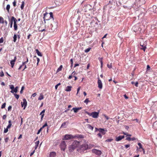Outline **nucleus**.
<instances>
[{"label": "nucleus", "mask_w": 157, "mask_h": 157, "mask_svg": "<svg viewBox=\"0 0 157 157\" xmlns=\"http://www.w3.org/2000/svg\"><path fill=\"white\" fill-rule=\"evenodd\" d=\"M44 16L43 18L44 21V23L46 24L45 25V29L40 30V31L43 32L45 30H48L50 31L51 30H52L53 25L51 22L49 21V20L51 18H52L54 19L53 13L52 12H50L49 13H46L44 14Z\"/></svg>", "instance_id": "f257e3e1"}, {"label": "nucleus", "mask_w": 157, "mask_h": 157, "mask_svg": "<svg viewBox=\"0 0 157 157\" xmlns=\"http://www.w3.org/2000/svg\"><path fill=\"white\" fill-rule=\"evenodd\" d=\"M84 136L81 135H76L75 136H73L71 135L66 134L64 136L63 139L65 140H69L74 138H83Z\"/></svg>", "instance_id": "f03ea898"}, {"label": "nucleus", "mask_w": 157, "mask_h": 157, "mask_svg": "<svg viewBox=\"0 0 157 157\" xmlns=\"http://www.w3.org/2000/svg\"><path fill=\"white\" fill-rule=\"evenodd\" d=\"M80 142L79 141H75L70 146L69 149L70 151L72 152L74 150L78 147L79 149Z\"/></svg>", "instance_id": "7ed1b4c3"}, {"label": "nucleus", "mask_w": 157, "mask_h": 157, "mask_svg": "<svg viewBox=\"0 0 157 157\" xmlns=\"http://www.w3.org/2000/svg\"><path fill=\"white\" fill-rule=\"evenodd\" d=\"M88 147V145L86 144H84L82 145L80 144L79 149L82 150L84 151L86 150Z\"/></svg>", "instance_id": "20e7f679"}, {"label": "nucleus", "mask_w": 157, "mask_h": 157, "mask_svg": "<svg viewBox=\"0 0 157 157\" xmlns=\"http://www.w3.org/2000/svg\"><path fill=\"white\" fill-rule=\"evenodd\" d=\"M86 113L90 116H92L94 118H96L98 116V113L94 112L91 113L86 112Z\"/></svg>", "instance_id": "39448f33"}, {"label": "nucleus", "mask_w": 157, "mask_h": 157, "mask_svg": "<svg viewBox=\"0 0 157 157\" xmlns=\"http://www.w3.org/2000/svg\"><path fill=\"white\" fill-rule=\"evenodd\" d=\"M147 45V42L146 41H145L144 43L140 42V45L142 47L141 49L145 51L146 48V46Z\"/></svg>", "instance_id": "423d86ee"}, {"label": "nucleus", "mask_w": 157, "mask_h": 157, "mask_svg": "<svg viewBox=\"0 0 157 157\" xmlns=\"http://www.w3.org/2000/svg\"><path fill=\"white\" fill-rule=\"evenodd\" d=\"M16 19L13 16L11 17V19H9V20L10 21V27L11 28L12 27L13 22H14L16 20Z\"/></svg>", "instance_id": "0eeeda50"}, {"label": "nucleus", "mask_w": 157, "mask_h": 157, "mask_svg": "<svg viewBox=\"0 0 157 157\" xmlns=\"http://www.w3.org/2000/svg\"><path fill=\"white\" fill-rule=\"evenodd\" d=\"M60 147L61 150L64 151L66 148V143L64 141H62L60 144Z\"/></svg>", "instance_id": "6e6552de"}, {"label": "nucleus", "mask_w": 157, "mask_h": 157, "mask_svg": "<svg viewBox=\"0 0 157 157\" xmlns=\"http://www.w3.org/2000/svg\"><path fill=\"white\" fill-rule=\"evenodd\" d=\"M21 105L22 107L24 106V108L25 109L27 105V102L25 98H24L23 100V102H21Z\"/></svg>", "instance_id": "1a4fd4ad"}, {"label": "nucleus", "mask_w": 157, "mask_h": 157, "mask_svg": "<svg viewBox=\"0 0 157 157\" xmlns=\"http://www.w3.org/2000/svg\"><path fill=\"white\" fill-rule=\"evenodd\" d=\"M17 59V56H15L14 57V59L13 60H12L10 61V63L11 66V67L13 68L15 62Z\"/></svg>", "instance_id": "9d476101"}, {"label": "nucleus", "mask_w": 157, "mask_h": 157, "mask_svg": "<svg viewBox=\"0 0 157 157\" xmlns=\"http://www.w3.org/2000/svg\"><path fill=\"white\" fill-rule=\"evenodd\" d=\"M99 132L102 134L104 135L105 134L106 132H107V130H105L103 128H99Z\"/></svg>", "instance_id": "9b49d317"}, {"label": "nucleus", "mask_w": 157, "mask_h": 157, "mask_svg": "<svg viewBox=\"0 0 157 157\" xmlns=\"http://www.w3.org/2000/svg\"><path fill=\"white\" fill-rule=\"evenodd\" d=\"M17 19L16 21H15L14 22V29L15 31H16L17 29Z\"/></svg>", "instance_id": "f8f14e48"}, {"label": "nucleus", "mask_w": 157, "mask_h": 157, "mask_svg": "<svg viewBox=\"0 0 157 157\" xmlns=\"http://www.w3.org/2000/svg\"><path fill=\"white\" fill-rule=\"evenodd\" d=\"M124 137V136H119L117 137L116 139V140L117 141H119L123 139Z\"/></svg>", "instance_id": "ddd939ff"}, {"label": "nucleus", "mask_w": 157, "mask_h": 157, "mask_svg": "<svg viewBox=\"0 0 157 157\" xmlns=\"http://www.w3.org/2000/svg\"><path fill=\"white\" fill-rule=\"evenodd\" d=\"M72 88V86H68L65 88V90L67 92L70 91L71 90Z\"/></svg>", "instance_id": "4468645a"}, {"label": "nucleus", "mask_w": 157, "mask_h": 157, "mask_svg": "<svg viewBox=\"0 0 157 157\" xmlns=\"http://www.w3.org/2000/svg\"><path fill=\"white\" fill-rule=\"evenodd\" d=\"M82 109V107H78V108H74L72 109V110H74L75 113H77L78 111L81 109Z\"/></svg>", "instance_id": "2eb2a0df"}, {"label": "nucleus", "mask_w": 157, "mask_h": 157, "mask_svg": "<svg viewBox=\"0 0 157 157\" xmlns=\"http://www.w3.org/2000/svg\"><path fill=\"white\" fill-rule=\"evenodd\" d=\"M56 155V153L54 152H52L50 154V157H55Z\"/></svg>", "instance_id": "dca6fc26"}, {"label": "nucleus", "mask_w": 157, "mask_h": 157, "mask_svg": "<svg viewBox=\"0 0 157 157\" xmlns=\"http://www.w3.org/2000/svg\"><path fill=\"white\" fill-rule=\"evenodd\" d=\"M102 88V84L101 81L99 79V88L101 89Z\"/></svg>", "instance_id": "f3484780"}, {"label": "nucleus", "mask_w": 157, "mask_h": 157, "mask_svg": "<svg viewBox=\"0 0 157 157\" xmlns=\"http://www.w3.org/2000/svg\"><path fill=\"white\" fill-rule=\"evenodd\" d=\"M92 152L93 153H94L96 155L98 154V150L96 149H93L92 150Z\"/></svg>", "instance_id": "a211bd4d"}, {"label": "nucleus", "mask_w": 157, "mask_h": 157, "mask_svg": "<svg viewBox=\"0 0 157 157\" xmlns=\"http://www.w3.org/2000/svg\"><path fill=\"white\" fill-rule=\"evenodd\" d=\"M17 90H18V87H16L13 90H12L11 91V92L12 93H13L14 92L17 93Z\"/></svg>", "instance_id": "6ab92c4d"}, {"label": "nucleus", "mask_w": 157, "mask_h": 157, "mask_svg": "<svg viewBox=\"0 0 157 157\" xmlns=\"http://www.w3.org/2000/svg\"><path fill=\"white\" fill-rule=\"evenodd\" d=\"M34 60H35V59H37V66L38 65V63L40 61V59L39 58L37 57L36 56H35L34 57Z\"/></svg>", "instance_id": "aec40b11"}, {"label": "nucleus", "mask_w": 157, "mask_h": 157, "mask_svg": "<svg viewBox=\"0 0 157 157\" xmlns=\"http://www.w3.org/2000/svg\"><path fill=\"white\" fill-rule=\"evenodd\" d=\"M39 141H36V142H35V149H36L37 147H38V145L39 144Z\"/></svg>", "instance_id": "412c9836"}, {"label": "nucleus", "mask_w": 157, "mask_h": 157, "mask_svg": "<svg viewBox=\"0 0 157 157\" xmlns=\"http://www.w3.org/2000/svg\"><path fill=\"white\" fill-rule=\"evenodd\" d=\"M36 52L37 53V54L38 56H42V55L41 53L38 50V49H36Z\"/></svg>", "instance_id": "4be33fe9"}, {"label": "nucleus", "mask_w": 157, "mask_h": 157, "mask_svg": "<svg viewBox=\"0 0 157 157\" xmlns=\"http://www.w3.org/2000/svg\"><path fill=\"white\" fill-rule=\"evenodd\" d=\"M86 126H87V128H88L89 129H90L91 130H92L94 128V127L91 126L90 124H87L86 125Z\"/></svg>", "instance_id": "5701e85b"}, {"label": "nucleus", "mask_w": 157, "mask_h": 157, "mask_svg": "<svg viewBox=\"0 0 157 157\" xmlns=\"http://www.w3.org/2000/svg\"><path fill=\"white\" fill-rule=\"evenodd\" d=\"M63 68V66L62 65H61L58 68L56 72H59L60 71H61L62 70V69Z\"/></svg>", "instance_id": "b1692460"}, {"label": "nucleus", "mask_w": 157, "mask_h": 157, "mask_svg": "<svg viewBox=\"0 0 157 157\" xmlns=\"http://www.w3.org/2000/svg\"><path fill=\"white\" fill-rule=\"evenodd\" d=\"M17 36L16 34H14L13 36V41L14 42H15L16 41L17 39Z\"/></svg>", "instance_id": "393cba45"}, {"label": "nucleus", "mask_w": 157, "mask_h": 157, "mask_svg": "<svg viewBox=\"0 0 157 157\" xmlns=\"http://www.w3.org/2000/svg\"><path fill=\"white\" fill-rule=\"evenodd\" d=\"M11 125H12L11 121L9 120V124L7 126V128H10Z\"/></svg>", "instance_id": "a878e982"}, {"label": "nucleus", "mask_w": 157, "mask_h": 157, "mask_svg": "<svg viewBox=\"0 0 157 157\" xmlns=\"http://www.w3.org/2000/svg\"><path fill=\"white\" fill-rule=\"evenodd\" d=\"M43 98H44L43 95L42 94H40V96L38 98V100H41L43 99Z\"/></svg>", "instance_id": "bb28decb"}, {"label": "nucleus", "mask_w": 157, "mask_h": 157, "mask_svg": "<svg viewBox=\"0 0 157 157\" xmlns=\"http://www.w3.org/2000/svg\"><path fill=\"white\" fill-rule=\"evenodd\" d=\"M132 84H134L136 86V87H137L138 86V83L137 82H132Z\"/></svg>", "instance_id": "cd10ccee"}, {"label": "nucleus", "mask_w": 157, "mask_h": 157, "mask_svg": "<svg viewBox=\"0 0 157 157\" xmlns=\"http://www.w3.org/2000/svg\"><path fill=\"white\" fill-rule=\"evenodd\" d=\"M26 61L24 62H23L22 63H23V65H25V64L26 63H27L28 62V57H26Z\"/></svg>", "instance_id": "c85d7f7f"}, {"label": "nucleus", "mask_w": 157, "mask_h": 157, "mask_svg": "<svg viewBox=\"0 0 157 157\" xmlns=\"http://www.w3.org/2000/svg\"><path fill=\"white\" fill-rule=\"evenodd\" d=\"M10 8V5L8 4L7 5L6 7V9L8 11V12H9V10Z\"/></svg>", "instance_id": "c756f323"}, {"label": "nucleus", "mask_w": 157, "mask_h": 157, "mask_svg": "<svg viewBox=\"0 0 157 157\" xmlns=\"http://www.w3.org/2000/svg\"><path fill=\"white\" fill-rule=\"evenodd\" d=\"M91 49V48H89L85 50V51H84L85 52L87 53V52H89Z\"/></svg>", "instance_id": "7c9ffc66"}, {"label": "nucleus", "mask_w": 157, "mask_h": 157, "mask_svg": "<svg viewBox=\"0 0 157 157\" xmlns=\"http://www.w3.org/2000/svg\"><path fill=\"white\" fill-rule=\"evenodd\" d=\"M138 146L139 147V149H142V150L143 149H144L143 148V147H142V145L140 143H138Z\"/></svg>", "instance_id": "2f4dec72"}, {"label": "nucleus", "mask_w": 157, "mask_h": 157, "mask_svg": "<svg viewBox=\"0 0 157 157\" xmlns=\"http://www.w3.org/2000/svg\"><path fill=\"white\" fill-rule=\"evenodd\" d=\"M24 4H25L24 2V1H23L22 2V4H21V10H22L23 9L24 6Z\"/></svg>", "instance_id": "473e14b6"}, {"label": "nucleus", "mask_w": 157, "mask_h": 157, "mask_svg": "<svg viewBox=\"0 0 157 157\" xmlns=\"http://www.w3.org/2000/svg\"><path fill=\"white\" fill-rule=\"evenodd\" d=\"M17 1L16 0H14V2H13V6L15 7L16 6Z\"/></svg>", "instance_id": "72a5a7b5"}, {"label": "nucleus", "mask_w": 157, "mask_h": 157, "mask_svg": "<svg viewBox=\"0 0 157 157\" xmlns=\"http://www.w3.org/2000/svg\"><path fill=\"white\" fill-rule=\"evenodd\" d=\"M4 75L3 71H2L0 72V76L2 77H3L4 76Z\"/></svg>", "instance_id": "f704fd0d"}, {"label": "nucleus", "mask_w": 157, "mask_h": 157, "mask_svg": "<svg viewBox=\"0 0 157 157\" xmlns=\"http://www.w3.org/2000/svg\"><path fill=\"white\" fill-rule=\"evenodd\" d=\"M76 73L75 71H73L71 75L73 77H74L76 76Z\"/></svg>", "instance_id": "c9c22d12"}, {"label": "nucleus", "mask_w": 157, "mask_h": 157, "mask_svg": "<svg viewBox=\"0 0 157 157\" xmlns=\"http://www.w3.org/2000/svg\"><path fill=\"white\" fill-rule=\"evenodd\" d=\"M90 101L89 100V99L88 98H86L85 99V100L84 101V102L85 103H86V104H87Z\"/></svg>", "instance_id": "e433bc0d"}, {"label": "nucleus", "mask_w": 157, "mask_h": 157, "mask_svg": "<svg viewBox=\"0 0 157 157\" xmlns=\"http://www.w3.org/2000/svg\"><path fill=\"white\" fill-rule=\"evenodd\" d=\"M99 60L100 61V62L101 64V68H102V65H103V62L102 61V58L100 59Z\"/></svg>", "instance_id": "4c0bfd02"}, {"label": "nucleus", "mask_w": 157, "mask_h": 157, "mask_svg": "<svg viewBox=\"0 0 157 157\" xmlns=\"http://www.w3.org/2000/svg\"><path fill=\"white\" fill-rule=\"evenodd\" d=\"M113 140V139H107L105 140V142H110L112 141Z\"/></svg>", "instance_id": "58836bf2"}, {"label": "nucleus", "mask_w": 157, "mask_h": 157, "mask_svg": "<svg viewBox=\"0 0 157 157\" xmlns=\"http://www.w3.org/2000/svg\"><path fill=\"white\" fill-rule=\"evenodd\" d=\"M6 103H3V105H2L1 108L2 109L4 108L6 106Z\"/></svg>", "instance_id": "ea45409f"}, {"label": "nucleus", "mask_w": 157, "mask_h": 157, "mask_svg": "<svg viewBox=\"0 0 157 157\" xmlns=\"http://www.w3.org/2000/svg\"><path fill=\"white\" fill-rule=\"evenodd\" d=\"M60 84H61L60 83H58V84H57L55 86V89L56 90H57L58 88V86H59L60 85Z\"/></svg>", "instance_id": "a19ab883"}, {"label": "nucleus", "mask_w": 157, "mask_h": 157, "mask_svg": "<svg viewBox=\"0 0 157 157\" xmlns=\"http://www.w3.org/2000/svg\"><path fill=\"white\" fill-rule=\"evenodd\" d=\"M107 67L109 68H111L112 67V63H110V64H107Z\"/></svg>", "instance_id": "79ce46f5"}, {"label": "nucleus", "mask_w": 157, "mask_h": 157, "mask_svg": "<svg viewBox=\"0 0 157 157\" xmlns=\"http://www.w3.org/2000/svg\"><path fill=\"white\" fill-rule=\"evenodd\" d=\"M14 95L15 98H17V99H18L19 98V95L16 94H14Z\"/></svg>", "instance_id": "37998d69"}, {"label": "nucleus", "mask_w": 157, "mask_h": 157, "mask_svg": "<svg viewBox=\"0 0 157 157\" xmlns=\"http://www.w3.org/2000/svg\"><path fill=\"white\" fill-rule=\"evenodd\" d=\"M4 41V39L2 37L0 39V43H2Z\"/></svg>", "instance_id": "c03bdc74"}, {"label": "nucleus", "mask_w": 157, "mask_h": 157, "mask_svg": "<svg viewBox=\"0 0 157 157\" xmlns=\"http://www.w3.org/2000/svg\"><path fill=\"white\" fill-rule=\"evenodd\" d=\"M8 128H7L6 129H5L4 131V133H6L7 132H8Z\"/></svg>", "instance_id": "a18cd8bd"}, {"label": "nucleus", "mask_w": 157, "mask_h": 157, "mask_svg": "<svg viewBox=\"0 0 157 157\" xmlns=\"http://www.w3.org/2000/svg\"><path fill=\"white\" fill-rule=\"evenodd\" d=\"M0 19L2 20L1 23H3L4 22V20L3 18L2 17H0Z\"/></svg>", "instance_id": "49530a36"}, {"label": "nucleus", "mask_w": 157, "mask_h": 157, "mask_svg": "<svg viewBox=\"0 0 157 157\" xmlns=\"http://www.w3.org/2000/svg\"><path fill=\"white\" fill-rule=\"evenodd\" d=\"M80 89H81V87L80 86H79L78 87V88L77 89V94H76V95H77V94H78V92H79V91L80 90Z\"/></svg>", "instance_id": "de8ad7c7"}, {"label": "nucleus", "mask_w": 157, "mask_h": 157, "mask_svg": "<svg viewBox=\"0 0 157 157\" xmlns=\"http://www.w3.org/2000/svg\"><path fill=\"white\" fill-rule=\"evenodd\" d=\"M153 9L154 8H155V10H153V12L154 13H156L157 12V7L155 8V6H153Z\"/></svg>", "instance_id": "09e8293b"}, {"label": "nucleus", "mask_w": 157, "mask_h": 157, "mask_svg": "<svg viewBox=\"0 0 157 157\" xmlns=\"http://www.w3.org/2000/svg\"><path fill=\"white\" fill-rule=\"evenodd\" d=\"M42 129H43V128H42V127H41L39 129V130L38 131V132L37 133V134H39L40 133V131L42 130Z\"/></svg>", "instance_id": "8fccbe9b"}, {"label": "nucleus", "mask_w": 157, "mask_h": 157, "mask_svg": "<svg viewBox=\"0 0 157 157\" xmlns=\"http://www.w3.org/2000/svg\"><path fill=\"white\" fill-rule=\"evenodd\" d=\"M24 89V87L23 86L22 87H21V90L20 91V92L21 94L22 93V92H23V90Z\"/></svg>", "instance_id": "3c124183"}, {"label": "nucleus", "mask_w": 157, "mask_h": 157, "mask_svg": "<svg viewBox=\"0 0 157 157\" xmlns=\"http://www.w3.org/2000/svg\"><path fill=\"white\" fill-rule=\"evenodd\" d=\"M48 126V125H47V122H46L43 125V126L42 127V128H44V127H46V126Z\"/></svg>", "instance_id": "603ef678"}, {"label": "nucleus", "mask_w": 157, "mask_h": 157, "mask_svg": "<svg viewBox=\"0 0 157 157\" xmlns=\"http://www.w3.org/2000/svg\"><path fill=\"white\" fill-rule=\"evenodd\" d=\"M9 139L8 137H6L5 139V141L6 143H7L8 142Z\"/></svg>", "instance_id": "864d4df0"}, {"label": "nucleus", "mask_w": 157, "mask_h": 157, "mask_svg": "<svg viewBox=\"0 0 157 157\" xmlns=\"http://www.w3.org/2000/svg\"><path fill=\"white\" fill-rule=\"evenodd\" d=\"M24 65H23V63H22V64L21 65H20V66L19 67V68H18V70H21V69L22 67L24 66Z\"/></svg>", "instance_id": "5fc2aeb1"}, {"label": "nucleus", "mask_w": 157, "mask_h": 157, "mask_svg": "<svg viewBox=\"0 0 157 157\" xmlns=\"http://www.w3.org/2000/svg\"><path fill=\"white\" fill-rule=\"evenodd\" d=\"M103 115L105 118L107 120H108L109 119V118L108 117L106 116L104 114Z\"/></svg>", "instance_id": "6e6d98bb"}, {"label": "nucleus", "mask_w": 157, "mask_h": 157, "mask_svg": "<svg viewBox=\"0 0 157 157\" xmlns=\"http://www.w3.org/2000/svg\"><path fill=\"white\" fill-rule=\"evenodd\" d=\"M66 123H67L66 122H64L62 124L61 127H63V126H65V125L66 124Z\"/></svg>", "instance_id": "4d7b16f0"}, {"label": "nucleus", "mask_w": 157, "mask_h": 157, "mask_svg": "<svg viewBox=\"0 0 157 157\" xmlns=\"http://www.w3.org/2000/svg\"><path fill=\"white\" fill-rule=\"evenodd\" d=\"M70 62L71 63V66H72L73 64V60L72 59H70Z\"/></svg>", "instance_id": "13d9d810"}, {"label": "nucleus", "mask_w": 157, "mask_h": 157, "mask_svg": "<svg viewBox=\"0 0 157 157\" xmlns=\"http://www.w3.org/2000/svg\"><path fill=\"white\" fill-rule=\"evenodd\" d=\"M41 115V121H42L43 120V118L44 116V114L43 113L42 115Z\"/></svg>", "instance_id": "bf43d9fd"}, {"label": "nucleus", "mask_w": 157, "mask_h": 157, "mask_svg": "<svg viewBox=\"0 0 157 157\" xmlns=\"http://www.w3.org/2000/svg\"><path fill=\"white\" fill-rule=\"evenodd\" d=\"M45 110L44 109L40 113V115H42L45 112Z\"/></svg>", "instance_id": "052dcab7"}, {"label": "nucleus", "mask_w": 157, "mask_h": 157, "mask_svg": "<svg viewBox=\"0 0 157 157\" xmlns=\"http://www.w3.org/2000/svg\"><path fill=\"white\" fill-rule=\"evenodd\" d=\"M12 108V106H10L8 107V111L10 110Z\"/></svg>", "instance_id": "680f3d73"}, {"label": "nucleus", "mask_w": 157, "mask_h": 157, "mask_svg": "<svg viewBox=\"0 0 157 157\" xmlns=\"http://www.w3.org/2000/svg\"><path fill=\"white\" fill-rule=\"evenodd\" d=\"M36 95V93L33 94H32V95L31 97V98H32V97H35Z\"/></svg>", "instance_id": "e2e57ef3"}, {"label": "nucleus", "mask_w": 157, "mask_h": 157, "mask_svg": "<svg viewBox=\"0 0 157 157\" xmlns=\"http://www.w3.org/2000/svg\"><path fill=\"white\" fill-rule=\"evenodd\" d=\"M35 152V150H34L32 152H31L30 153V156H32L33 154Z\"/></svg>", "instance_id": "0e129e2a"}, {"label": "nucleus", "mask_w": 157, "mask_h": 157, "mask_svg": "<svg viewBox=\"0 0 157 157\" xmlns=\"http://www.w3.org/2000/svg\"><path fill=\"white\" fill-rule=\"evenodd\" d=\"M6 115H4L3 116V119L4 120L6 119Z\"/></svg>", "instance_id": "69168bd1"}, {"label": "nucleus", "mask_w": 157, "mask_h": 157, "mask_svg": "<svg viewBox=\"0 0 157 157\" xmlns=\"http://www.w3.org/2000/svg\"><path fill=\"white\" fill-rule=\"evenodd\" d=\"M130 146V145L129 144H127L125 145V147L126 148H127L128 147H129Z\"/></svg>", "instance_id": "338daca9"}, {"label": "nucleus", "mask_w": 157, "mask_h": 157, "mask_svg": "<svg viewBox=\"0 0 157 157\" xmlns=\"http://www.w3.org/2000/svg\"><path fill=\"white\" fill-rule=\"evenodd\" d=\"M124 128L127 130H128L129 128V127L128 126L126 125L124 126Z\"/></svg>", "instance_id": "774afa93"}]
</instances>
